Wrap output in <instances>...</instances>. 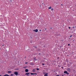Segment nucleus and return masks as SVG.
<instances>
[{"label": "nucleus", "instance_id": "nucleus-29", "mask_svg": "<svg viewBox=\"0 0 76 76\" xmlns=\"http://www.w3.org/2000/svg\"><path fill=\"white\" fill-rule=\"evenodd\" d=\"M39 31H40L41 32V30H40Z\"/></svg>", "mask_w": 76, "mask_h": 76}, {"label": "nucleus", "instance_id": "nucleus-34", "mask_svg": "<svg viewBox=\"0 0 76 76\" xmlns=\"http://www.w3.org/2000/svg\"><path fill=\"white\" fill-rule=\"evenodd\" d=\"M61 6H62V5H63V4H61Z\"/></svg>", "mask_w": 76, "mask_h": 76}, {"label": "nucleus", "instance_id": "nucleus-26", "mask_svg": "<svg viewBox=\"0 0 76 76\" xmlns=\"http://www.w3.org/2000/svg\"><path fill=\"white\" fill-rule=\"evenodd\" d=\"M69 29H70V27H69Z\"/></svg>", "mask_w": 76, "mask_h": 76}, {"label": "nucleus", "instance_id": "nucleus-9", "mask_svg": "<svg viewBox=\"0 0 76 76\" xmlns=\"http://www.w3.org/2000/svg\"><path fill=\"white\" fill-rule=\"evenodd\" d=\"M37 50L38 51H40V49H37Z\"/></svg>", "mask_w": 76, "mask_h": 76}, {"label": "nucleus", "instance_id": "nucleus-17", "mask_svg": "<svg viewBox=\"0 0 76 76\" xmlns=\"http://www.w3.org/2000/svg\"><path fill=\"white\" fill-rule=\"evenodd\" d=\"M75 28H76V26L75 27L73 26L72 27V28H73V29H74Z\"/></svg>", "mask_w": 76, "mask_h": 76}, {"label": "nucleus", "instance_id": "nucleus-20", "mask_svg": "<svg viewBox=\"0 0 76 76\" xmlns=\"http://www.w3.org/2000/svg\"><path fill=\"white\" fill-rule=\"evenodd\" d=\"M72 37V35H71V36H70V38H71Z\"/></svg>", "mask_w": 76, "mask_h": 76}, {"label": "nucleus", "instance_id": "nucleus-21", "mask_svg": "<svg viewBox=\"0 0 76 76\" xmlns=\"http://www.w3.org/2000/svg\"><path fill=\"white\" fill-rule=\"evenodd\" d=\"M37 70H39V69H37Z\"/></svg>", "mask_w": 76, "mask_h": 76}, {"label": "nucleus", "instance_id": "nucleus-33", "mask_svg": "<svg viewBox=\"0 0 76 76\" xmlns=\"http://www.w3.org/2000/svg\"><path fill=\"white\" fill-rule=\"evenodd\" d=\"M31 38H32V37H31Z\"/></svg>", "mask_w": 76, "mask_h": 76}, {"label": "nucleus", "instance_id": "nucleus-14", "mask_svg": "<svg viewBox=\"0 0 76 76\" xmlns=\"http://www.w3.org/2000/svg\"><path fill=\"white\" fill-rule=\"evenodd\" d=\"M43 74H45H45H48V73L46 72H43Z\"/></svg>", "mask_w": 76, "mask_h": 76}, {"label": "nucleus", "instance_id": "nucleus-30", "mask_svg": "<svg viewBox=\"0 0 76 76\" xmlns=\"http://www.w3.org/2000/svg\"><path fill=\"white\" fill-rule=\"evenodd\" d=\"M69 39H70V38H69Z\"/></svg>", "mask_w": 76, "mask_h": 76}, {"label": "nucleus", "instance_id": "nucleus-2", "mask_svg": "<svg viewBox=\"0 0 76 76\" xmlns=\"http://www.w3.org/2000/svg\"><path fill=\"white\" fill-rule=\"evenodd\" d=\"M14 74L15 75H18V73L17 72H15L14 73Z\"/></svg>", "mask_w": 76, "mask_h": 76}, {"label": "nucleus", "instance_id": "nucleus-15", "mask_svg": "<svg viewBox=\"0 0 76 76\" xmlns=\"http://www.w3.org/2000/svg\"><path fill=\"white\" fill-rule=\"evenodd\" d=\"M51 9V7H50L48 8L49 9Z\"/></svg>", "mask_w": 76, "mask_h": 76}, {"label": "nucleus", "instance_id": "nucleus-40", "mask_svg": "<svg viewBox=\"0 0 76 76\" xmlns=\"http://www.w3.org/2000/svg\"><path fill=\"white\" fill-rule=\"evenodd\" d=\"M39 54H40V53H39Z\"/></svg>", "mask_w": 76, "mask_h": 76}, {"label": "nucleus", "instance_id": "nucleus-24", "mask_svg": "<svg viewBox=\"0 0 76 76\" xmlns=\"http://www.w3.org/2000/svg\"><path fill=\"white\" fill-rule=\"evenodd\" d=\"M42 64V65H44V64L43 63V64Z\"/></svg>", "mask_w": 76, "mask_h": 76}, {"label": "nucleus", "instance_id": "nucleus-27", "mask_svg": "<svg viewBox=\"0 0 76 76\" xmlns=\"http://www.w3.org/2000/svg\"><path fill=\"white\" fill-rule=\"evenodd\" d=\"M35 48H37V47H35Z\"/></svg>", "mask_w": 76, "mask_h": 76}, {"label": "nucleus", "instance_id": "nucleus-5", "mask_svg": "<svg viewBox=\"0 0 76 76\" xmlns=\"http://www.w3.org/2000/svg\"><path fill=\"white\" fill-rule=\"evenodd\" d=\"M64 73H66V74H67L69 73H67V71H65L64 72Z\"/></svg>", "mask_w": 76, "mask_h": 76}, {"label": "nucleus", "instance_id": "nucleus-3", "mask_svg": "<svg viewBox=\"0 0 76 76\" xmlns=\"http://www.w3.org/2000/svg\"><path fill=\"white\" fill-rule=\"evenodd\" d=\"M36 70L35 69H34L33 70H32V72H35V71H36Z\"/></svg>", "mask_w": 76, "mask_h": 76}, {"label": "nucleus", "instance_id": "nucleus-39", "mask_svg": "<svg viewBox=\"0 0 76 76\" xmlns=\"http://www.w3.org/2000/svg\"><path fill=\"white\" fill-rule=\"evenodd\" d=\"M62 67V69H63V67Z\"/></svg>", "mask_w": 76, "mask_h": 76}, {"label": "nucleus", "instance_id": "nucleus-31", "mask_svg": "<svg viewBox=\"0 0 76 76\" xmlns=\"http://www.w3.org/2000/svg\"><path fill=\"white\" fill-rule=\"evenodd\" d=\"M4 45H2V46H4Z\"/></svg>", "mask_w": 76, "mask_h": 76}, {"label": "nucleus", "instance_id": "nucleus-35", "mask_svg": "<svg viewBox=\"0 0 76 76\" xmlns=\"http://www.w3.org/2000/svg\"><path fill=\"white\" fill-rule=\"evenodd\" d=\"M42 4H44V3H42Z\"/></svg>", "mask_w": 76, "mask_h": 76}, {"label": "nucleus", "instance_id": "nucleus-38", "mask_svg": "<svg viewBox=\"0 0 76 76\" xmlns=\"http://www.w3.org/2000/svg\"><path fill=\"white\" fill-rule=\"evenodd\" d=\"M25 68V67H24V68Z\"/></svg>", "mask_w": 76, "mask_h": 76}, {"label": "nucleus", "instance_id": "nucleus-23", "mask_svg": "<svg viewBox=\"0 0 76 76\" xmlns=\"http://www.w3.org/2000/svg\"><path fill=\"white\" fill-rule=\"evenodd\" d=\"M25 64H28V62H26Z\"/></svg>", "mask_w": 76, "mask_h": 76}, {"label": "nucleus", "instance_id": "nucleus-32", "mask_svg": "<svg viewBox=\"0 0 76 76\" xmlns=\"http://www.w3.org/2000/svg\"><path fill=\"white\" fill-rule=\"evenodd\" d=\"M40 7H41V5H40Z\"/></svg>", "mask_w": 76, "mask_h": 76}, {"label": "nucleus", "instance_id": "nucleus-37", "mask_svg": "<svg viewBox=\"0 0 76 76\" xmlns=\"http://www.w3.org/2000/svg\"><path fill=\"white\" fill-rule=\"evenodd\" d=\"M45 47V46H44V47Z\"/></svg>", "mask_w": 76, "mask_h": 76}, {"label": "nucleus", "instance_id": "nucleus-22", "mask_svg": "<svg viewBox=\"0 0 76 76\" xmlns=\"http://www.w3.org/2000/svg\"><path fill=\"white\" fill-rule=\"evenodd\" d=\"M57 59H59V57H58L57 58Z\"/></svg>", "mask_w": 76, "mask_h": 76}, {"label": "nucleus", "instance_id": "nucleus-19", "mask_svg": "<svg viewBox=\"0 0 76 76\" xmlns=\"http://www.w3.org/2000/svg\"><path fill=\"white\" fill-rule=\"evenodd\" d=\"M30 42L32 44V41H31Z\"/></svg>", "mask_w": 76, "mask_h": 76}, {"label": "nucleus", "instance_id": "nucleus-7", "mask_svg": "<svg viewBox=\"0 0 76 76\" xmlns=\"http://www.w3.org/2000/svg\"><path fill=\"white\" fill-rule=\"evenodd\" d=\"M29 74H30L29 73H27L25 74V75H29Z\"/></svg>", "mask_w": 76, "mask_h": 76}, {"label": "nucleus", "instance_id": "nucleus-10", "mask_svg": "<svg viewBox=\"0 0 76 76\" xmlns=\"http://www.w3.org/2000/svg\"><path fill=\"white\" fill-rule=\"evenodd\" d=\"M4 76H9V75L7 74H5L4 75Z\"/></svg>", "mask_w": 76, "mask_h": 76}, {"label": "nucleus", "instance_id": "nucleus-18", "mask_svg": "<svg viewBox=\"0 0 76 76\" xmlns=\"http://www.w3.org/2000/svg\"><path fill=\"white\" fill-rule=\"evenodd\" d=\"M10 2H12V0H10Z\"/></svg>", "mask_w": 76, "mask_h": 76}, {"label": "nucleus", "instance_id": "nucleus-8", "mask_svg": "<svg viewBox=\"0 0 76 76\" xmlns=\"http://www.w3.org/2000/svg\"><path fill=\"white\" fill-rule=\"evenodd\" d=\"M26 72H28V69H26L25 70Z\"/></svg>", "mask_w": 76, "mask_h": 76}, {"label": "nucleus", "instance_id": "nucleus-11", "mask_svg": "<svg viewBox=\"0 0 76 76\" xmlns=\"http://www.w3.org/2000/svg\"><path fill=\"white\" fill-rule=\"evenodd\" d=\"M44 76H48V74H46L44 75Z\"/></svg>", "mask_w": 76, "mask_h": 76}, {"label": "nucleus", "instance_id": "nucleus-12", "mask_svg": "<svg viewBox=\"0 0 76 76\" xmlns=\"http://www.w3.org/2000/svg\"><path fill=\"white\" fill-rule=\"evenodd\" d=\"M34 61H36L37 60L36 59V58H34Z\"/></svg>", "mask_w": 76, "mask_h": 76}, {"label": "nucleus", "instance_id": "nucleus-13", "mask_svg": "<svg viewBox=\"0 0 76 76\" xmlns=\"http://www.w3.org/2000/svg\"><path fill=\"white\" fill-rule=\"evenodd\" d=\"M11 71H8V73H11Z\"/></svg>", "mask_w": 76, "mask_h": 76}, {"label": "nucleus", "instance_id": "nucleus-4", "mask_svg": "<svg viewBox=\"0 0 76 76\" xmlns=\"http://www.w3.org/2000/svg\"><path fill=\"white\" fill-rule=\"evenodd\" d=\"M67 70L68 72H70V68H68L67 69Z\"/></svg>", "mask_w": 76, "mask_h": 76}, {"label": "nucleus", "instance_id": "nucleus-36", "mask_svg": "<svg viewBox=\"0 0 76 76\" xmlns=\"http://www.w3.org/2000/svg\"><path fill=\"white\" fill-rule=\"evenodd\" d=\"M45 30H46V28H45Z\"/></svg>", "mask_w": 76, "mask_h": 76}, {"label": "nucleus", "instance_id": "nucleus-28", "mask_svg": "<svg viewBox=\"0 0 76 76\" xmlns=\"http://www.w3.org/2000/svg\"><path fill=\"white\" fill-rule=\"evenodd\" d=\"M11 76H13V74H11Z\"/></svg>", "mask_w": 76, "mask_h": 76}, {"label": "nucleus", "instance_id": "nucleus-16", "mask_svg": "<svg viewBox=\"0 0 76 76\" xmlns=\"http://www.w3.org/2000/svg\"><path fill=\"white\" fill-rule=\"evenodd\" d=\"M51 10L52 11H53V10H54V9H53V8H52Z\"/></svg>", "mask_w": 76, "mask_h": 76}, {"label": "nucleus", "instance_id": "nucleus-41", "mask_svg": "<svg viewBox=\"0 0 76 76\" xmlns=\"http://www.w3.org/2000/svg\"><path fill=\"white\" fill-rule=\"evenodd\" d=\"M73 41H74V40H73Z\"/></svg>", "mask_w": 76, "mask_h": 76}, {"label": "nucleus", "instance_id": "nucleus-1", "mask_svg": "<svg viewBox=\"0 0 76 76\" xmlns=\"http://www.w3.org/2000/svg\"><path fill=\"white\" fill-rule=\"evenodd\" d=\"M33 31L35 32H37L38 31V29H36V30H33Z\"/></svg>", "mask_w": 76, "mask_h": 76}, {"label": "nucleus", "instance_id": "nucleus-6", "mask_svg": "<svg viewBox=\"0 0 76 76\" xmlns=\"http://www.w3.org/2000/svg\"><path fill=\"white\" fill-rule=\"evenodd\" d=\"M37 73H31V75H37Z\"/></svg>", "mask_w": 76, "mask_h": 76}, {"label": "nucleus", "instance_id": "nucleus-25", "mask_svg": "<svg viewBox=\"0 0 76 76\" xmlns=\"http://www.w3.org/2000/svg\"><path fill=\"white\" fill-rule=\"evenodd\" d=\"M68 45L69 46V45H70V44H68Z\"/></svg>", "mask_w": 76, "mask_h": 76}]
</instances>
